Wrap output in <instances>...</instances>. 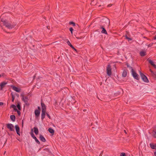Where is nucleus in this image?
Returning <instances> with one entry per match:
<instances>
[{
    "label": "nucleus",
    "mask_w": 156,
    "mask_h": 156,
    "mask_svg": "<svg viewBox=\"0 0 156 156\" xmlns=\"http://www.w3.org/2000/svg\"><path fill=\"white\" fill-rule=\"evenodd\" d=\"M70 24H72L73 26H75V23L73 22H70L69 23Z\"/></svg>",
    "instance_id": "nucleus-26"
},
{
    "label": "nucleus",
    "mask_w": 156,
    "mask_h": 156,
    "mask_svg": "<svg viewBox=\"0 0 156 156\" xmlns=\"http://www.w3.org/2000/svg\"><path fill=\"white\" fill-rule=\"evenodd\" d=\"M45 112H42L41 119L42 120H43L45 117Z\"/></svg>",
    "instance_id": "nucleus-15"
},
{
    "label": "nucleus",
    "mask_w": 156,
    "mask_h": 156,
    "mask_svg": "<svg viewBox=\"0 0 156 156\" xmlns=\"http://www.w3.org/2000/svg\"><path fill=\"white\" fill-rule=\"evenodd\" d=\"M128 40L129 41H131V40H132V39H131V38H129H129H128Z\"/></svg>",
    "instance_id": "nucleus-34"
},
{
    "label": "nucleus",
    "mask_w": 156,
    "mask_h": 156,
    "mask_svg": "<svg viewBox=\"0 0 156 156\" xmlns=\"http://www.w3.org/2000/svg\"><path fill=\"white\" fill-rule=\"evenodd\" d=\"M150 72H151V73H153V71H152L151 69H150Z\"/></svg>",
    "instance_id": "nucleus-36"
},
{
    "label": "nucleus",
    "mask_w": 156,
    "mask_h": 156,
    "mask_svg": "<svg viewBox=\"0 0 156 156\" xmlns=\"http://www.w3.org/2000/svg\"><path fill=\"white\" fill-rule=\"evenodd\" d=\"M22 100L26 104L28 102V98L27 97H26L23 96L22 97Z\"/></svg>",
    "instance_id": "nucleus-13"
},
{
    "label": "nucleus",
    "mask_w": 156,
    "mask_h": 156,
    "mask_svg": "<svg viewBox=\"0 0 156 156\" xmlns=\"http://www.w3.org/2000/svg\"><path fill=\"white\" fill-rule=\"evenodd\" d=\"M154 156H156V152H155L154 153Z\"/></svg>",
    "instance_id": "nucleus-37"
},
{
    "label": "nucleus",
    "mask_w": 156,
    "mask_h": 156,
    "mask_svg": "<svg viewBox=\"0 0 156 156\" xmlns=\"http://www.w3.org/2000/svg\"><path fill=\"white\" fill-rule=\"evenodd\" d=\"M146 52L144 51H141L140 52V55L141 56H145L146 55L145 54Z\"/></svg>",
    "instance_id": "nucleus-20"
},
{
    "label": "nucleus",
    "mask_w": 156,
    "mask_h": 156,
    "mask_svg": "<svg viewBox=\"0 0 156 156\" xmlns=\"http://www.w3.org/2000/svg\"><path fill=\"white\" fill-rule=\"evenodd\" d=\"M31 131H32V132L30 133V135H31V137L32 138H33V137H34L35 136H34V134L33 133V129H32Z\"/></svg>",
    "instance_id": "nucleus-25"
},
{
    "label": "nucleus",
    "mask_w": 156,
    "mask_h": 156,
    "mask_svg": "<svg viewBox=\"0 0 156 156\" xmlns=\"http://www.w3.org/2000/svg\"><path fill=\"white\" fill-rule=\"evenodd\" d=\"M152 135L154 137L156 138V131H154L152 132Z\"/></svg>",
    "instance_id": "nucleus-23"
},
{
    "label": "nucleus",
    "mask_w": 156,
    "mask_h": 156,
    "mask_svg": "<svg viewBox=\"0 0 156 156\" xmlns=\"http://www.w3.org/2000/svg\"><path fill=\"white\" fill-rule=\"evenodd\" d=\"M33 138L34 140H35V139H36V138H37L36 137H35V136H34V137Z\"/></svg>",
    "instance_id": "nucleus-38"
},
{
    "label": "nucleus",
    "mask_w": 156,
    "mask_h": 156,
    "mask_svg": "<svg viewBox=\"0 0 156 156\" xmlns=\"http://www.w3.org/2000/svg\"><path fill=\"white\" fill-rule=\"evenodd\" d=\"M127 72L126 70H124L122 73V76L123 77H125L127 75Z\"/></svg>",
    "instance_id": "nucleus-17"
},
{
    "label": "nucleus",
    "mask_w": 156,
    "mask_h": 156,
    "mask_svg": "<svg viewBox=\"0 0 156 156\" xmlns=\"http://www.w3.org/2000/svg\"><path fill=\"white\" fill-rule=\"evenodd\" d=\"M3 105V103L2 102H0V106H2Z\"/></svg>",
    "instance_id": "nucleus-31"
},
{
    "label": "nucleus",
    "mask_w": 156,
    "mask_h": 156,
    "mask_svg": "<svg viewBox=\"0 0 156 156\" xmlns=\"http://www.w3.org/2000/svg\"><path fill=\"white\" fill-rule=\"evenodd\" d=\"M40 140L43 142H45L46 140L44 136L41 135H40Z\"/></svg>",
    "instance_id": "nucleus-14"
},
{
    "label": "nucleus",
    "mask_w": 156,
    "mask_h": 156,
    "mask_svg": "<svg viewBox=\"0 0 156 156\" xmlns=\"http://www.w3.org/2000/svg\"><path fill=\"white\" fill-rule=\"evenodd\" d=\"M127 66H128V67H129V66L127 65Z\"/></svg>",
    "instance_id": "nucleus-44"
},
{
    "label": "nucleus",
    "mask_w": 156,
    "mask_h": 156,
    "mask_svg": "<svg viewBox=\"0 0 156 156\" xmlns=\"http://www.w3.org/2000/svg\"><path fill=\"white\" fill-rule=\"evenodd\" d=\"M16 130V132L17 133V134H18L19 136L20 135V128L19 126L16 125L15 126Z\"/></svg>",
    "instance_id": "nucleus-8"
},
{
    "label": "nucleus",
    "mask_w": 156,
    "mask_h": 156,
    "mask_svg": "<svg viewBox=\"0 0 156 156\" xmlns=\"http://www.w3.org/2000/svg\"><path fill=\"white\" fill-rule=\"evenodd\" d=\"M11 87L12 88L13 90L14 91L17 92H20V89L17 87H15L13 86H11Z\"/></svg>",
    "instance_id": "nucleus-6"
},
{
    "label": "nucleus",
    "mask_w": 156,
    "mask_h": 156,
    "mask_svg": "<svg viewBox=\"0 0 156 156\" xmlns=\"http://www.w3.org/2000/svg\"><path fill=\"white\" fill-rule=\"evenodd\" d=\"M34 131L36 135H37L38 133V129L36 128V127H34Z\"/></svg>",
    "instance_id": "nucleus-16"
},
{
    "label": "nucleus",
    "mask_w": 156,
    "mask_h": 156,
    "mask_svg": "<svg viewBox=\"0 0 156 156\" xmlns=\"http://www.w3.org/2000/svg\"><path fill=\"white\" fill-rule=\"evenodd\" d=\"M37 143H38V144H40V142H39V141L37 139V138H36V139H35V140H34Z\"/></svg>",
    "instance_id": "nucleus-27"
},
{
    "label": "nucleus",
    "mask_w": 156,
    "mask_h": 156,
    "mask_svg": "<svg viewBox=\"0 0 156 156\" xmlns=\"http://www.w3.org/2000/svg\"><path fill=\"white\" fill-rule=\"evenodd\" d=\"M76 38L78 39H80L82 38V37H76Z\"/></svg>",
    "instance_id": "nucleus-33"
},
{
    "label": "nucleus",
    "mask_w": 156,
    "mask_h": 156,
    "mask_svg": "<svg viewBox=\"0 0 156 156\" xmlns=\"http://www.w3.org/2000/svg\"><path fill=\"white\" fill-rule=\"evenodd\" d=\"M126 39H128L129 37H127V36H126Z\"/></svg>",
    "instance_id": "nucleus-41"
},
{
    "label": "nucleus",
    "mask_w": 156,
    "mask_h": 156,
    "mask_svg": "<svg viewBox=\"0 0 156 156\" xmlns=\"http://www.w3.org/2000/svg\"><path fill=\"white\" fill-rule=\"evenodd\" d=\"M131 69V72L132 76L134 78L137 80H139V75L136 73V72L133 69V68L130 66Z\"/></svg>",
    "instance_id": "nucleus-1"
},
{
    "label": "nucleus",
    "mask_w": 156,
    "mask_h": 156,
    "mask_svg": "<svg viewBox=\"0 0 156 156\" xmlns=\"http://www.w3.org/2000/svg\"><path fill=\"white\" fill-rule=\"evenodd\" d=\"M48 131L51 133H54V130L51 128H50L48 129Z\"/></svg>",
    "instance_id": "nucleus-22"
},
{
    "label": "nucleus",
    "mask_w": 156,
    "mask_h": 156,
    "mask_svg": "<svg viewBox=\"0 0 156 156\" xmlns=\"http://www.w3.org/2000/svg\"><path fill=\"white\" fill-rule=\"evenodd\" d=\"M12 98H13V99H12V101H14V98H13V95H12Z\"/></svg>",
    "instance_id": "nucleus-39"
},
{
    "label": "nucleus",
    "mask_w": 156,
    "mask_h": 156,
    "mask_svg": "<svg viewBox=\"0 0 156 156\" xmlns=\"http://www.w3.org/2000/svg\"><path fill=\"white\" fill-rule=\"evenodd\" d=\"M3 75L2 74H0V77H2V76H3Z\"/></svg>",
    "instance_id": "nucleus-35"
},
{
    "label": "nucleus",
    "mask_w": 156,
    "mask_h": 156,
    "mask_svg": "<svg viewBox=\"0 0 156 156\" xmlns=\"http://www.w3.org/2000/svg\"><path fill=\"white\" fill-rule=\"evenodd\" d=\"M16 108H17L19 110H21V108L20 105V104L19 103H18L17 104V105Z\"/></svg>",
    "instance_id": "nucleus-24"
},
{
    "label": "nucleus",
    "mask_w": 156,
    "mask_h": 156,
    "mask_svg": "<svg viewBox=\"0 0 156 156\" xmlns=\"http://www.w3.org/2000/svg\"><path fill=\"white\" fill-rule=\"evenodd\" d=\"M11 107L14 110L16 111V112L18 114V115H20V110H17V108H16V106L14 105H12L11 106Z\"/></svg>",
    "instance_id": "nucleus-4"
},
{
    "label": "nucleus",
    "mask_w": 156,
    "mask_h": 156,
    "mask_svg": "<svg viewBox=\"0 0 156 156\" xmlns=\"http://www.w3.org/2000/svg\"><path fill=\"white\" fill-rule=\"evenodd\" d=\"M106 70L107 74L109 76H110L111 75L112 72L111 66L110 65L108 66L107 67Z\"/></svg>",
    "instance_id": "nucleus-3"
},
{
    "label": "nucleus",
    "mask_w": 156,
    "mask_h": 156,
    "mask_svg": "<svg viewBox=\"0 0 156 156\" xmlns=\"http://www.w3.org/2000/svg\"><path fill=\"white\" fill-rule=\"evenodd\" d=\"M120 156H126V154L124 153H122L120 154Z\"/></svg>",
    "instance_id": "nucleus-28"
},
{
    "label": "nucleus",
    "mask_w": 156,
    "mask_h": 156,
    "mask_svg": "<svg viewBox=\"0 0 156 156\" xmlns=\"http://www.w3.org/2000/svg\"><path fill=\"white\" fill-rule=\"evenodd\" d=\"M42 112H46V107L44 104L41 103Z\"/></svg>",
    "instance_id": "nucleus-9"
},
{
    "label": "nucleus",
    "mask_w": 156,
    "mask_h": 156,
    "mask_svg": "<svg viewBox=\"0 0 156 156\" xmlns=\"http://www.w3.org/2000/svg\"><path fill=\"white\" fill-rule=\"evenodd\" d=\"M47 116H48V117L50 119V116L48 114V113H47Z\"/></svg>",
    "instance_id": "nucleus-32"
},
{
    "label": "nucleus",
    "mask_w": 156,
    "mask_h": 156,
    "mask_svg": "<svg viewBox=\"0 0 156 156\" xmlns=\"http://www.w3.org/2000/svg\"><path fill=\"white\" fill-rule=\"evenodd\" d=\"M73 83H71V84H70V85H71V86L73 85Z\"/></svg>",
    "instance_id": "nucleus-40"
},
{
    "label": "nucleus",
    "mask_w": 156,
    "mask_h": 156,
    "mask_svg": "<svg viewBox=\"0 0 156 156\" xmlns=\"http://www.w3.org/2000/svg\"><path fill=\"white\" fill-rule=\"evenodd\" d=\"M34 112L36 117H37L39 116L40 114V112L39 110L36 109L35 110Z\"/></svg>",
    "instance_id": "nucleus-12"
},
{
    "label": "nucleus",
    "mask_w": 156,
    "mask_h": 156,
    "mask_svg": "<svg viewBox=\"0 0 156 156\" xmlns=\"http://www.w3.org/2000/svg\"><path fill=\"white\" fill-rule=\"evenodd\" d=\"M73 29L72 27H70L69 28V30L71 31L72 34H73Z\"/></svg>",
    "instance_id": "nucleus-29"
},
{
    "label": "nucleus",
    "mask_w": 156,
    "mask_h": 156,
    "mask_svg": "<svg viewBox=\"0 0 156 156\" xmlns=\"http://www.w3.org/2000/svg\"><path fill=\"white\" fill-rule=\"evenodd\" d=\"M67 44L69 46H70L72 48L75 49L73 46L71 44L70 41H69L67 42Z\"/></svg>",
    "instance_id": "nucleus-21"
},
{
    "label": "nucleus",
    "mask_w": 156,
    "mask_h": 156,
    "mask_svg": "<svg viewBox=\"0 0 156 156\" xmlns=\"http://www.w3.org/2000/svg\"><path fill=\"white\" fill-rule=\"evenodd\" d=\"M10 118L12 121H15L16 119V117L14 115H11L10 116Z\"/></svg>",
    "instance_id": "nucleus-19"
},
{
    "label": "nucleus",
    "mask_w": 156,
    "mask_h": 156,
    "mask_svg": "<svg viewBox=\"0 0 156 156\" xmlns=\"http://www.w3.org/2000/svg\"><path fill=\"white\" fill-rule=\"evenodd\" d=\"M7 127L11 131L14 130V126L12 124H8L7 125Z\"/></svg>",
    "instance_id": "nucleus-5"
},
{
    "label": "nucleus",
    "mask_w": 156,
    "mask_h": 156,
    "mask_svg": "<svg viewBox=\"0 0 156 156\" xmlns=\"http://www.w3.org/2000/svg\"><path fill=\"white\" fill-rule=\"evenodd\" d=\"M148 61L150 64L156 69V65L155 64L154 62L151 59L148 60Z\"/></svg>",
    "instance_id": "nucleus-11"
},
{
    "label": "nucleus",
    "mask_w": 156,
    "mask_h": 156,
    "mask_svg": "<svg viewBox=\"0 0 156 156\" xmlns=\"http://www.w3.org/2000/svg\"><path fill=\"white\" fill-rule=\"evenodd\" d=\"M111 6V5H108V7H110Z\"/></svg>",
    "instance_id": "nucleus-42"
},
{
    "label": "nucleus",
    "mask_w": 156,
    "mask_h": 156,
    "mask_svg": "<svg viewBox=\"0 0 156 156\" xmlns=\"http://www.w3.org/2000/svg\"><path fill=\"white\" fill-rule=\"evenodd\" d=\"M104 20H105V21H107L108 22V23H109V20H108V19H107V18L105 19L104 20H103V22H104Z\"/></svg>",
    "instance_id": "nucleus-30"
},
{
    "label": "nucleus",
    "mask_w": 156,
    "mask_h": 156,
    "mask_svg": "<svg viewBox=\"0 0 156 156\" xmlns=\"http://www.w3.org/2000/svg\"><path fill=\"white\" fill-rule=\"evenodd\" d=\"M7 84L6 82H2L0 84V90H2L3 88L5 87V85Z\"/></svg>",
    "instance_id": "nucleus-7"
},
{
    "label": "nucleus",
    "mask_w": 156,
    "mask_h": 156,
    "mask_svg": "<svg viewBox=\"0 0 156 156\" xmlns=\"http://www.w3.org/2000/svg\"><path fill=\"white\" fill-rule=\"evenodd\" d=\"M139 73L143 81L146 83H148L149 82V80L147 77L142 73L140 71H139Z\"/></svg>",
    "instance_id": "nucleus-2"
},
{
    "label": "nucleus",
    "mask_w": 156,
    "mask_h": 156,
    "mask_svg": "<svg viewBox=\"0 0 156 156\" xmlns=\"http://www.w3.org/2000/svg\"><path fill=\"white\" fill-rule=\"evenodd\" d=\"M151 46V45H150H150H149V46Z\"/></svg>",
    "instance_id": "nucleus-43"
},
{
    "label": "nucleus",
    "mask_w": 156,
    "mask_h": 156,
    "mask_svg": "<svg viewBox=\"0 0 156 156\" xmlns=\"http://www.w3.org/2000/svg\"><path fill=\"white\" fill-rule=\"evenodd\" d=\"M101 28L102 29L101 32V33L103 34H106L107 33L105 29L102 27H101Z\"/></svg>",
    "instance_id": "nucleus-18"
},
{
    "label": "nucleus",
    "mask_w": 156,
    "mask_h": 156,
    "mask_svg": "<svg viewBox=\"0 0 156 156\" xmlns=\"http://www.w3.org/2000/svg\"><path fill=\"white\" fill-rule=\"evenodd\" d=\"M150 146L151 149L156 150V144L153 143H151L150 144Z\"/></svg>",
    "instance_id": "nucleus-10"
}]
</instances>
